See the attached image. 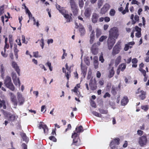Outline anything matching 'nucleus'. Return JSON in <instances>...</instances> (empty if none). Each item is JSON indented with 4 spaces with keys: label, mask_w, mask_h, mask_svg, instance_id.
Returning <instances> with one entry per match:
<instances>
[{
    "label": "nucleus",
    "mask_w": 149,
    "mask_h": 149,
    "mask_svg": "<svg viewBox=\"0 0 149 149\" xmlns=\"http://www.w3.org/2000/svg\"><path fill=\"white\" fill-rule=\"evenodd\" d=\"M109 36L117 39L120 33L118 28L116 27H113L110 29L109 31Z\"/></svg>",
    "instance_id": "1"
},
{
    "label": "nucleus",
    "mask_w": 149,
    "mask_h": 149,
    "mask_svg": "<svg viewBox=\"0 0 149 149\" xmlns=\"http://www.w3.org/2000/svg\"><path fill=\"white\" fill-rule=\"evenodd\" d=\"M4 84L6 87L12 91H14L15 87L11 82V78L9 76H7L5 80Z\"/></svg>",
    "instance_id": "2"
},
{
    "label": "nucleus",
    "mask_w": 149,
    "mask_h": 149,
    "mask_svg": "<svg viewBox=\"0 0 149 149\" xmlns=\"http://www.w3.org/2000/svg\"><path fill=\"white\" fill-rule=\"evenodd\" d=\"M71 137L73 139L71 145H74L76 146H78L80 145L79 135L78 134L74 132L72 134Z\"/></svg>",
    "instance_id": "3"
},
{
    "label": "nucleus",
    "mask_w": 149,
    "mask_h": 149,
    "mask_svg": "<svg viewBox=\"0 0 149 149\" xmlns=\"http://www.w3.org/2000/svg\"><path fill=\"white\" fill-rule=\"evenodd\" d=\"M60 13L63 15L64 17L66 19L67 22H70L72 21V14L71 13L69 14L68 12L65 10H60Z\"/></svg>",
    "instance_id": "4"
},
{
    "label": "nucleus",
    "mask_w": 149,
    "mask_h": 149,
    "mask_svg": "<svg viewBox=\"0 0 149 149\" xmlns=\"http://www.w3.org/2000/svg\"><path fill=\"white\" fill-rule=\"evenodd\" d=\"M70 3L74 15H76L78 13V9L77 6L74 0H70Z\"/></svg>",
    "instance_id": "5"
},
{
    "label": "nucleus",
    "mask_w": 149,
    "mask_h": 149,
    "mask_svg": "<svg viewBox=\"0 0 149 149\" xmlns=\"http://www.w3.org/2000/svg\"><path fill=\"white\" fill-rule=\"evenodd\" d=\"M101 44V43L99 41L97 43H95L92 45L91 48V51L92 54L94 55H96L98 53V47Z\"/></svg>",
    "instance_id": "6"
},
{
    "label": "nucleus",
    "mask_w": 149,
    "mask_h": 149,
    "mask_svg": "<svg viewBox=\"0 0 149 149\" xmlns=\"http://www.w3.org/2000/svg\"><path fill=\"white\" fill-rule=\"evenodd\" d=\"M116 39L115 38L109 36L107 41V43L108 48L109 50L111 49L112 48L116 42Z\"/></svg>",
    "instance_id": "7"
},
{
    "label": "nucleus",
    "mask_w": 149,
    "mask_h": 149,
    "mask_svg": "<svg viewBox=\"0 0 149 149\" xmlns=\"http://www.w3.org/2000/svg\"><path fill=\"white\" fill-rule=\"evenodd\" d=\"M121 42L120 41H118L117 43L115 45L113 48L112 54L115 55L119 53L120 51L121 46L120 45Z\"/></svg>",
    "instance_id": "8"
},
{
    "label": "nucleus",
    "mask_w": 149,
    "mask_h": 149,
    "mask_svg": "<svg viewBox=\"0 0 149 149\" xmlns=\"http://www.w3.org/2000/svg\"><path fill=\"white\" fill-rule=\"evenodd\" d=\"M119 138H116L111 141L110 145L111 149H118L117 145L119 144Z\"/></svg>",
    "instance_id": "9"
},
{
    "label": "nucleus",
    "mask_w": 149,
    "mask_h": 149,
    "mask_svg": "<svg viewBox=\"0 0 149 149\" xmlns=\"http://www.w3.org/2000/svg\"><path fill=\"white\" fill-rule=\"evenodd\" d=\"M147 139L146 136L143 135L139 137V143L141 147H143L146 146L147 143Z\"/></svg>",
    "instance_id": "10"
},
{
    "label": "nucleus",
    "mask_w": 149,
    "mask_h": 149,
    "mask_svg": "<svg viewBox=\"0 0 149 149\" xmlns=\"http://www.w3.org/2000/svg\"><path fill=\"white\" fill-rule=\"evenodd\" d=\"M89 85L91 90L94 91L96 89L97 87L96 85V80L95 79L94 80L91 79L90 81Z\"/></svg>",
    "instance_id": "11"
},
{
    "label": "nucleus",
    "mask_w": 149,
    "mask_h": 149,
    "mask_svg": "<svg viewBox=\"0 0 149 149\" xmlns=\"http://www.w3.org/2000/svg\"><path fill=\"white\" fill-rule=\"evenodd\" d=\"M9 95L10 97L11 101L12 102L14 106H16L17 104V102L16 99V96L12 93L10 92Z\"/></svg>",
    "instance_id": "12"
},
{
    "label": "nucleus",
    "mask_w": 149,
    "mask_h": 149,
    "mask_svg": "<svg viewBox=\"0 0 149 149\" xmlns=\"http://www.w3.org/2000/svg\"><path fill=\"white\" fill-rule=\"evenodd\" d=\"M83 55H81V73L83 74V76H84V77H85V76L86 74V71H87V68L85 66H83L82 65V57Z\"/></svg>",
    "instance_id": "13"
},
{
    "label": "nucleus",
    "mask_w": 149,
    "mask_h": 149,
    "mask_svg": "<svg viewBox=\"0 0 149 149\" xmlns=\"http://www.w3.org/2000/svg\"><path fill=\"white\" fill-rule=\"evenodd\" d=\"M110 6L108 3H106L104 5L103 7L101 8L100 13L102 14H105L109 10Z\"/></svg>",
    "instance_id": "14"
},
{
    "label": "nucleus",
    "mask_w": 149,
    "mask_h": 149,
    "mask_svg": "<svg viewBox=\"0 0 149 149\" xmlns=\"http://www.w3.org/2000/svg\"><path fill=\"white\" fill-rule=\"evenodd\" d=\"M17 95L19 102V105H21L24 102V98L22 97V94L19 93H17Z\"/></svg>",
    "instance_id": "15"
},
{
    "label": "nucleus",
    "mask_w": 149,
    "mask_h": 149,
    "mask_svg": "<svg viewBox=\"0 0 149 149\" xmlns=\"http://www.w3.org/2000/svg\"><path fill=\"white\" fill-rule=\"evenodd\" d=\"M39 129H42L43 130L44 133L46 134H48V127L45 124H42L41 123L39 126Z\"/></svg>",
    "instance_id": "16"
},
{
    "label": "nucleus",
    "mask_w": 149,
    "mask_h": 149,
    "mask_svg": "<svg viewBox=\"0 0 149 149\" xmlns=\"http://www.w3.org/2000/svg\"><path fill=\"white\" fill-rule=\"evenodd\" d=\"M99 17V15L95 13H93L92 16V21L93 23L97 22L98 18Z\"/></svg>",
    "instance_id": "17"
},
{
    "label": "nucleus",
    "mask_w": 149,
    "mask_h": 149,
    "mask_svg": "<svg viewBox=\"0 0 149 149\" xmlns=\"http://www.w3.org/2000/svg\"><path fill=\"white\" fill-rule=\"evenodd\" d=\"M12 66L13 68H14L15 71L17 72L19 76L20 75V69L19 68V67L16 63L15 62H13L12 63Z\"/></svg>",
    "instance_id": "18"
},
{
    "label": "nucleus",
    "mask_w": 149,
    "mask_h": 149,
    "mask_svg": "<svg viewBox=\"0 0 149 149\" xmlns=\"http://www.w3.org/2000/svg\"><path fill=\"white\" fill-rule=\"evenodd\" d=\"M129 102L128 99L126 96L124 97L121 101V104L122 106L126 105Z\"/></svg>",
    "instance_id": "19"
},
{
    "label": "nucleus",
    "mask_w": 149,
    "mask_h": 149,
    "mask_svg": "<svg viewBox=\"0 0 149 149\" xmlns=\"http://www.w3.org/2000/svg\"><path fill=\"white\" fill-rule=\"evenodd\" d=\"M93 62L94 68L97 69L98 67V57L97 56H95L93 58Z\"/></svg>",
    "instance_id": "20"
},
{
    "label": "nucleus",
    "mask_w": 149,
    "mask_h": 149,
    "mask_svg": "<svg viewBox=\"0 0 149 149\" xmlns=\"http://www.w3.org/2000/svg\"><path fill=\"white\" fill-rule=\"evenodd\" d=\"M79 31L81 33V36H83L85 33V30L84 26L82 25H81L79 27Z\"/></svg>",
    "instance_id": "21"
},
{
    "label": "nucleus",
    "mask_w": 149,
    "mask_h": 149,
    "mask_svg": "<svg viewBox=\"0 0 149 149\" xmlns=\"http://www.w3.org/2000/svg\"><path fill=\"white\" fill-rule=\"evenodd\" d=\"M140 94L139 95V97L142 100H143L146 98V93L145 92L141 90L140 91Z\"/></svg>",
    "instance_id": "22"
},
{
    "label": "nucleus",
    "mask_w": 149,
    "mask_h": 149,
    "mask_svg": "<svg viewBox=\"0 0 149 149\" xmlns=\"http://www.w3.org/2000/svg\"><path fill=\"white\" fill-rule=\"evenodd\" d=\"M75 130L77 134L82 132L84 131V130L82 126L81 125L79 126L78 127H77L76 128Z\"/></svg>",
    "instance_id": "23"
},
{
    "label": "nucleus",
    "mask_w": 149,
    "mask_h": 149,
    "mask_svg": "<svg viewBox=\"0 0 149 149\" xmlns=\"http://www.w3.org/2000/svg\"><path fill=\"white\" fill-rule=\"evenodd\" d=\"M85 16L86 17H88L91 15V11L89 8L86 9L85 10L84 13Z\"/></svg>",
    "instance_id": "24"
},
{
    "label": "nucleus",
    "mask_w": 149,
    "mask_h": 149,
    "mask_svg": "<svg viewBox=\"0 0 149 149\" xmlns=\"http://www.w3.org/2000/svg\"><path fill=\"white\" fill-rule=\"evenodd\" d=\"M114 74L113 68L112 67V68L109 71V74L108 75V77L109 78H111L113 76Z\"/></svg>",
    "instance_id": "25"
},
{
    "label": "nucleus",
    "mask_w": 149,
    "mask_h": 149,
    "mask_svg": "<svg viewBox=\"0 0 149 149\" xmlns=\"http://www.w3.org/2000/svg\"><path fill=\"white\" fill-rule=\"evenodd\" d=\"M21 136L23 140L26 142H28L29 141L27 137L26 134L24 133H22L21 134Z\"/></svg>",
    "instance_id": "26"
},
{
    "label": "nucleus",
    "mask_w": 149,
    "mask_h": 149,
    "mask_svg": "<svg viewBox=\"0 0 149 149\" xmlns=\"http://www.w3.org/2000/svg\"><path fill=\"white\" fill-rule=\"evenodd\" d=\"M96 36L97 38L99 37L101 34L102 33L101 30L98 28H97L96 29Z\"/></svg>",
    "instance_id": "27"
},
{
    "label": "nucleus",
    "mask_w": 149,
    "mask_h": 149,
    "mask_svg": "<svg viewBox=\"0 0 149 149\" xmlns=\"http://www.w3.org/2000/svg\"><path fill=\"white\" fill-rule=\"evenodd\" d=\"M26 13H27L28 15L29 18L30 20H33L34 19V17H33L32 14L31 13L29 10H28L27 12Z\"/></svg>",
    "instance_id": "28"
},
{
    "label": "nucleus",
    "mask_w": 149,
    "mask_h": 149,
    "mask_svg": "<svg viewBox=\"0 0 149 149\" xmlns=\"http://www.w3.org/2000/svg\"><path fill=\"white\" fill-rule=\"evenodd\" d=\"M121 58L120 56H118L117 57L115 61V64L116 65H117L120 62Z\"/></svg>",
    "instance_id": "29"
},
{
    "label": "nucleus",
    "mask_w": 149,
    "mask_h": 149,
    "mask_svg": "<svg viewBox=\"0 0 149 149\" xmlns=\"http://www.w3.org/2000/svg\"><path fill=\"white\" fill-rule=\"evenodd\" d=\"M126 67V65L125 63L122 64L119 66V68L121 71H123L125 69Z\"/></svg>",
    "instance_id": "30"
},
{
    "label": "nucleus",
    "mask_w": 149,
    "mask_h": 149,
    "mask_svg": "<svg viewBox=\"0 0 149 149\" xmlns=\"http://www.w3.org/2000/svg\"><path fill=\"white\" fill-rule=\"evenodd\" d=\"M1 70L0 72L1 74V75L3 76L4 75V74L5 72V69L4 68V67L3 65V64H2L1 65Z\"/></svg>",
    "instance_id": "31"
},
{
    "label": "nucleus",
    "mask_w": 149,
    "mask_h": 149,
    "mask_svg": "<svg viewBox=\"0 0 149 149\" xmlns=\"http://www.w3.org/2000/svg\"><path fill=\"white\" fill-rule=\"evenodd\" d=\"M92 114L94 116L99 117L101 118L102 117V115L100 113L95 111H93L92 112Z\"/></svg>",
    "instance_id": "32"
},
{
    "label": "nucleus",
    "mask_w": 149,
    "mask_h": 149,
    "mask_svg": "<svg viewBox=\"0 0 149 149\" xmlns=\"http://www.w3.org/2000/svg\"><path fill=\"white\" fill-rule=\"evenodd\" d=\"M13 81L15 85H18L19 86H20V80L19 78H18L17 80H14Z\"/></svg>",
    "instance_id": "33"
},
{
    "label": "nucleus",
    "mask_w": 149,
    "mask_h": 149,
    "mask_svg": "<svg viewBox=\"0 0 149 149\" xmlns=\"http://www.w3.org/2000/svg\"><path fill=\"white\" fill-rule=\"evenodd\" d=\"M84 61L86 64L88 65H89L90 64V61H89V57H86L84 59Z\"/></svg>",
    "instance_id": "34"
},
{
    "label": "nucleus",
    "mask_w": 149,
    "mask_h": 149,
    "mask_svg": "<svg viewBox=\"0 0 149 149\" xmlns=\"http://www.w3.org/2000/svg\"><path fill=\"white\" fill-rule=\"evenodd\" d=\"M103 54L102 52H101L99 56V61L102 63L104 61V59L103 58Z\"/></svg>",
    "instance_id": "35"
},
{
    "label": "nucleus",
    "mask_w": 149,
    "mask_h": 149,
    "mask_svg": "<svg viewBox=\"0 0 149 149\" xmlns=\"http://www.w3.org/2000/svg\"><path fill=\"white\" fill-rule=\"evenodd\" d=\"M8 117H9V120L11 121H13L15 118V117L14 116L10 114L9 115Z\"/></svg>",
    "instance_id": "36"
},
{
    "label": "nucleus",
    "mask_w": 149,
    "mask_h": 149,
    "mask_svg": "<svg viewBox=\"0 0 149 149\" xmlns=\"http://www.w3.org/2000/svg\"><path fill=\"white\" fill-rule=\"evenodd\" d=\"M79 2V6L80 8H81L84 6V3L83 1V0H78Z\"/></svg>",
    "instance_id": "37"
},
{
    "label": "nucleus",
    "mask_w": 149,
    "mask_h": 149,
    "mask_svg": "<svg viewBox=\"0 0 149 149\" xmlns=\"http://www.w3.org/2000/svg\"><path fill=\"white\" fill-rule=\"evenodd\" d=\"M22 43L27 44L28 43V41L25 40V37L24 35H22Z\"/></svg>",
    "instance_id": "38"
},
{
    "label": "nucleus",
    "mask_w": 149,
    "mask_h": 149,
    "mask_svg": "<svg viewBox=\"0 0 149 149\" xmlns=\"http://www.w3.org/2000/svg\"><path fill=\"white\" fill-rule=\"evenodd\" d=\"M103 4V1L102 0H99L98 1L97 5L98 8H100Z\"/></svg>",
    "instance_id": "39"
},
{
    "label": "nucleus",
    "mask_w": 149,
    "mask_h": 149,
    "mask_svg": "<svg viewBox=\"0 0 149 149\" xmlns=\"http://www.w3.org/2000/svg\"><path fill=\"white\" fill-rule=\"evenodd\" d=\"M111 92L113 95H116V88L115 87H112L111 91Z\"/></svg>",
    "instance_id": "40"
},
{
    "label": "nucleus",
    "mask_w": 149,
    "mask_h": 149,
    "mask_svg": "<svg viewBox=\"0 0 149 149\" xmlns=\"http://www.w3.org/2000/svg\"><path fill=\"white\" fill-rule=\"evenodd\" d=\"M107 38V37L106 36H102L100 38L99 40V42H102L105 39H106Z\"/></svg>",
    "instance_id": "41"
},
{
    "label": "nucleus",
    "mask_w": 149,
    "mask_h": 149,
    "mask_svg": "<svg viewBox=\"0 0 149 149\" xmlns=\"http://www.w3.org/2000/svg\"><path fill=\"white\" fill-rule=\"evenodd\" d=\"M115 10L114 9H112L110 10L109 14L111 16H113L115 15Z\"/></svg>",
    "instance_id": "42"
},
{
    "label": "nucleus",
    "mask_w": 149,
    "mask_h": 149,
    "mask_svg": "<svg viewBox=\"0 0 149 149\" xmlns=\"http://www.w3.org/2000/svg\"><path fill=\"white\" fill-rule=\"evenodd\" d=\"M12 77L13 81L17 80V75L15 73H12Z\"/></svg>",
    "instance_id": "43"
},
{
    "label": "nucleus",
    "mask_w": 149,
    "mask_h": 149,
    "mask_svg": "<svg viewBox=\"0 0 149 149\" xmlns=\"http://www.w3.org/2000/svg\"><path fill=\"white\" fill-rule=\"evenodd\" d=\"M139 70L140 72H141L142 73V74H143V75L144 76H145V75H146V72L145 70L141 68H139Z\"/></svg>",
    "instance_id": "44"
},
{
    "label": "nucleus",
    "mask_w": 149,
    "mask_h": 149,
    "mask_svg": "<svg viewBox=\"0 0 149 149\" xmlns=\"http://www.w3.org/2000/svg\"><path fill=\"white\" fill-rule=\"evenodd\" d=\"M139 70L140 72H141L142 73V74H143V75L144 76H145V75H146V72L145 70L141 68H139Z\"/></svg>",
    "instance_id": "45"
},
{
    "label": "nucleus",
    "mask_w": 149,
    "mask_h": 149,
    "mask_svg": "<svg viewBox=\"0 0 149 149\" xmlns=\"http://www.w3.org/2000/svg\"><path fill=\"white\" fill-rule=\"evenodd\" d=\"M4 6H1L0 7V15H2L4 13Z\"/></svg>",
    "instance_id": "46"
},
{
    "label": "nucleus",
    "mask_w": 149,
    "mask_h": 149,
    "mask_svg": "<svg viewBox=\"0 0 149 149\" xmlns=\"http://www.w3.org/2000/svg\"><path fill=\"white\" fill-rule=\"evenodd\" d=\"M49 139L53 141L54 142H56V139L54 136H51L49 137Z\"/></svg>",
    "instance_id": "47"
},
{
    "label": "nucleus",
    "mask_w": 149,
    "mask_h": 149,
    "mask_svg": "<svg viewBox=\"0 0 149 149\" xmlns=\"http://www.w3.org/2000/svg\"><path fill=\"white\" fill-rule=\"evenodd\" d=\"M90 104L93 107L96 108V105L95 103V102L93 100H91V102H90Z\"/></svg>",
    "instance_id": "48"
},
{
    "label": "nucleus",
    "mask_w": 149,
    "mask_h": 149,
    "mask_svg": "<svg viewBox=\"0 0 149 149\" xmlns=\"http://www.w3.org/2000/svg\"><path fill=\"white\" fill-rule=\"evenodd\" d=\"M100 112L102 114H107V110H105L102 109H99Z\"/></svg>",
    "instance_id": "49"
},
{
    "label": "nucleus",
    "mask_w": 149,
    "mask_h": 149,
    "mask_svg": "<svg viewBox=\"0 0 149 149\" xmlns=\"http://www.w3.org/2000/svg\"><path fill=\"white\" fill-rule=\"evenodd\" d=\"M141 108L145 111H146L148 109L147 105L142 106H141Z\"/></svg>",
    "instance_id": "50"
},
{
    "label": "nucleus",
    "mask_w": 149,
    "mask_h": 149,
    "mask_svg": "<svg viewBox=\"0 0 149 149\" xmlns=\"http://www.w3.org/2000/svg\"><path fill=\"white\" fill-rule=\"evenodd\" d=\"M56 8H57V9L59 10L60 12V10H64V8L63 7H61L60 5H57V4L56 5Z\"/></svg>",
    "instance_id": "51"
},
{
    "label": "nucleus",
    "mask_w": 149,
    "mask_h": 149,
    "mask_svg": "<svg viewBox=\"0 0 149 149\" xmlns=\"http://www.w3.org/2000/svg\"><path fill=\"white\" fill-rule=\"evenodd\" d=\"M130 47V46L127 44L125 45V47L124 48V50L125 51H127Z\"/></svg>",
    "instance_id": "52"
},
{
    "label": "nucleus",
    "mask_w": 149,
    "mask_h": 149,
    "mask_svg": "<svg viewBox=\"0 0 149 149\" xmlns=\"http://www.w3.org/2000/svg\"><path fill=\"white\" fill-rule=\"evenodd\" d=\"M3 113L4 115L5 116H6V117H8L9 115L10 114L8 112H7L3 110Z\"/></svg>",
    "instance_id": "53"
},
{
    "label": "nucleus",
    "mask_w": 149,
    "mask_h": 149,
    "mask_svg": "<svg viewBox=\"0 0 149 149\" xmlns=\"http://www.w3.org/2000/svg\"><path fill=\"white\" fill-rule=\"evenodd\" d=\"M137 62L138 60L136 58H133L132 60V62L133 64H136L137 63Z\"/></svg>",
    "instance_id": "54"
},
{
    "label": "nucleus",
    "mask_w": 149,
    "mask_h": 149,
    "mask_svg": "<svg viewBox=\"0 0 149 149\" xmlns=\"http://www.w3.org/2000/svg\"><path fill=\"white\" fill-rule=\"evenodd\" d=\"M9 47V46L8 44L7 43L5 44V45L4 47V53H5L6 51V49H8Z\"/></svg>",
    "instance_id": "55"
},
{
    "label": "nucleus",
    "mask_w": 149,
    "mask_h": 149,
    "mask_svg": "<svg viewBox=\"0 0 149 149\" xmlns=\"http://www.w3.org/2000/svg\"><path fill=\"white\" fill-rule=\"evenodd\" d=\"M137 134L140 136H141L143 134V132L141 130H138L137 131Z\"/></svg>",
    "instance_id": "56"
},
{
    "label": "nucleus",
    "mask_w": 149,
    "mask_h": 149,
    "mask_svg": "<svg viewBox=\"0 0 149 149\" xmlns=\"http://www.w3.org/2000/svg\"><path fill=\"white\" fill-rule=\"evenodd\" d=\"M1 102L3 104V108L4 109H6V102L4 100H3L1 101Z\"/></svg>",
    "instance_id": "57"
},
{
    "label": "nucleus",
    "mask_w": 149,
    "mask_h": 149,
    "mask_svg": "<svg viewBox=\"0 0 149 149\" xmlns=\"http://www.w3.org/2000/svg\"><path fill=\"white\" fill-rule=\"evenodd\" d=\"M39 66L42 69H43L44 70H47V69H46L45 66L41 64L39 65Z\"/></svg>",
    "instance_id": "58"
},
{
    "label": "nucleus",
    "mask_w": 149,
    "mask_h": 149,
    "mask_svg": "<svg viewBox=\"0 0 149 149\" xmlns=\"http://www.w3.org/2000/svg\"><path fill=\"white\" fill-rule=\"evenodd\" d=\"M136 36L137 38H139L141 36V32H137L136 33Z\"/></svg>",
    "instance_id": "59"
},
{
    "label": "nucleus",
    "mask_w": 149,
    "mask_h": 149,
    "mask_svg": "<svg viewBox=\"0 0 149 149\" xmlns=\"http://www.w3.org/2000/svg\"><path fill=\"white\" fill-rule=\"evenodd\" d=\"M110 97V95L108 92L106 93L103 96V97L104 98H106L107 97Z\"/></svg>",
    "instance_id": "60"
},
{
    "label": "nucleus",
    "mask_w": 149,
    "mask_h": 149,
    "mask_svg": "<svg viewBox=\"0 0 149 149\" xmlns=\"http://www.w3.org/2000/svg\"><path fill=\"white\" fill-rule=\"evenodd\" d=\"M135 30L137 32H141V29L139 27L137 26L135 27Z\"/></svg>",
    "instance_id": "61"
},
{
    "label": "nucleus",
    "mask_w": 149,
    "mask_h": 149,
    "mask_svg": "<svg viewBox=\"0 0 149 149\" xmlns=\"http://www.w3.org/2000/svg\"><path fill=\"white\" fill-rule=\"evenodd\" d=\"M104 21L106 22H108L110 20V18L108 17H106L104 18Z\"/></svg>",
    "instance_id": "62"
},
{
    "label": "nucleus",
    "mask_w": 149,
    "mask_h": 149,
    "mask_svg": "<svg viewBox=\"0 0 149 149\" xmlns=\"http://www.w3.org/2000/svg\"><path fill=\"white\" fill-rule=\"evenodd\" d=\"M101 75V74L100 72L99 71H97L96 73L97 77L98 78H100V77Z\"/></svg>",
    "instance_id": "63"
},
{
    "label": "nucleus",
    "mask_w": 149,
    "mask_h": 149,
    "mask_svg": "<svg viewBox=\"0 0 149 149\" xmlns=\"http://www.w3.org/2000/svg\"><path fill=\"white\" fill-rule=\"evenodd\" d=\"M22 146L23 148L22 149H27V146L25 143H22Z\"/></svg>",
    "instance_id": "64"
}]
</instances>
